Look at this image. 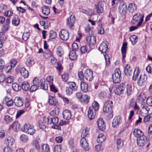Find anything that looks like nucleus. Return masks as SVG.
Instances as JSON below:
<instances>
[{"label": "nucleus", "mask_w": 152, "mask_h": 152, "mask_svg": "<svg viewBox=\"0 0 152 152\" xmlns=\"http://www.w3.org/2000/svg\"><path fill=\"white\" fill-rule=\"evenodd\" d=\"M143 17L140 13H138L134 15L133 17L131 20V23L133 25L137 23V26H140L143 21Z\"/></svg>", "instance_id": "f257e3e1"}, {"label": "nucleus", "mask_w": 152, "mask_h": 152, "mask_svg": "<svg viewBox=\"0 0 152 152\" xmlns=\"http://www.w3.org/2000/svg\"><path fill=\"white\" fill-rule=\"evenodd\" d=\"M127 5L124 1L121 2L118 7V11L121 15H124L126 12Z\"/></svg>", "instance_id": "423d86ee"}, {"label": "nucleus", "mask_w": 152, "mask_h": 152, "mask_svg": "<svg viewBox=\"0 0 152 152\" xmlns=\"http://www.w3.org/2000/svg\"><path fill=\"white\" fill-rule=\"evenodd\" d=\"M97 123L98 128L100 130L103 131L105 129V125L104 122L102 118L98 119Z\"/></svg>", "instance_id": "a211bd4d"}, {"label": "nucleus", "mask_w": 152, "mask_h": 152, "mask_svg": "<svg viewBox=\"0 0 152 152\" xmlns=\"http://www.w3.org/2000/svg\"><path fill=\"white\" fill-rule=\"evenodd\" d=\"M42 152H50V147L48 144H43L42 145Z\"/></svg>", "instance_id": "ea45409f"}, {"label": "nucleus", "mask_w": 152, "mask_h": 152, "mask_svg": "<svg viewBox=\"0 0 152 152\" xmlns=\"http://www.w3.org/2000/svg\"><path fill=\"white\" fill-rule=\"evenodd\" d=\"M10 146H8L5 148L3 150V152H12L13 149L10 148Z\"/></svg>", "instance_id": "69168bd1"}, {"label": "nucleus", "mask_w": 152, "mask_h": 152, "mask_svg": "<svg viewBox=\"0 0 152 152\" xmlns=\"http://www.w3.org/2000/svg\"><path fill=\"white\" fill-rule=\"evenodd\" d=\"M47 117L48 118L49 124H52L53 125H55L58 122V119L57 117H54L53 118H50L49 116H47Z\"/></svg>", "instance_id": "cd10ccee"}, {"label": "nucleus", "mask_w": 152, "mask_h": 152, "mask_svg": "<svg viewBox=\"0 0 152 152\" xmlns=\"http://www.w3.org/2000/svg\"><path fill=\"white\" fill-rule=\"evenodd\" d=\"M34 62L33 60L31 58H28L26 62V64L28 67H30L34 64Z\"/></svg>", "instance_id": "603ef678"}, {"label": "nucleus", "mask_w": 152, "mask_h": 152, "mask_svg": "<svg viewBox=\"0 0 152 152\" xmlns=\"http://www.w3.org/2000/svg\"><path fill=\"white\" fill-rule=\"evenodd\" d=\"M14 102L15 104H23V100L22 98L17 96L15 97Z\"/></svg>", "instance_id": "2f4dec72"}, {"label": "nucleus", "mask_w": 152, "mask_h": 152, "mask_svg": "<svg viewBox=\"0 0 152 152\" xmlns=\"http://www.w3.org/2000/svg\"><path fill=\"white\" fill-rule=\"evenodd\" d=\"M9 28V25L4 24L3 25L1 30L3 32H5L8 31Z\"/></svg>", "instance_id": "13d9d810"}, {"label": "nucleus", "mask_w": 152, "mask_h": 152, "mask_svg": "<svg viewBox=\"0 0 152 152\" xmlns=\"http://www.w3.org/2000/svg\"><path fill=\"white\" fill-rule=\"evenodd\" d=\"M104 2L99 1L98 4L95 5V8L96 10V12L99 14L102 13L103 12Z\"/></svg>", "instance_id": "6e6552de"}, {"label": "nucleus", "mask_w": 152, "mask_h": 152, "mask_svg": "<svg viewBox=\"0 0 152 152\" xmlns=\"http://www.w3.org/2000/svg\"><path fill=\"white\" fill-rule=\"evenodd\" d=\"M73 90L72 88H71L69 87H66V92L67 95H70L73 92Z\"/></svg>", "instance_id": "4d7b16f0"}, {"label": "nucleus", "mask_w": 152, "mask_h": 152, "mask_svg": "<svg viewBox=\"0 0 152 152\" xmlns=\"http://www.w3.org/2000/svg\"><path fill=\"white\" fill-rule=\"evenodd\" d=\"M32 126V125L29 124H26L21 128V130L22 131L26 133L27 131L29 130L30 128L31 127V126Z\"/></svg>", "instance_id": "79ce46f5"}, {"label": "nucleus", "mask_w": 152, "mask_h": 152, "mask_svg": "<svg viewBox=\"0 0 152 152\" xmlns=\"http://www.w3.org/2000/svg\"><path fill=\"white\" fill-rule=\"evenodd\" d=\"M146 137L145 136H142L140 138H137V143L139 146H142L144 145L145 140H146Z\"/></svg>", "instance_id": "412c9836"}, {"label": "nucleus", "mask_w": 152, "mask_h": 152, "mask_svg": "<svg viewBox=\"0 0 152 152\" xmlns=\"http://www.w3.org/2000/svg\"><path fill=\"white\" fill-rule=\"evenodd\" d=\"M29 36L30 33L29 32H25L23 35L22 38L24 40L26 41L28 40Z\"/></svg>", "instance_id": "5fc2aeb1"}, {"label": "nucleus", "mask_w": 152, "mask_h": 152, "mask_svg": "<svg viewBox=\"0 0 152 152\" xmlns=\"http://www.w3.org/2000/svg\"><path fill=\"white\" fill-rule=\"evenodd\" d=\"M42 12L45 15H48L50 13V11L49 7L47 6H44L42 8Z\"/></svg>", "instance_id": "4c0bfd02"}, {"label": "nucleus", "mask_w": 152, "mask_h": 152, "mask_svg": "<svg viewBox=\"0 0 152 152\" xmlns=\"http://www.w3.org/2000/svg\"><path fill=\"white\" fill-rule=\"evenodd\" d=\"M81 89L84 92H86L88 91V85L84 82H83L80 83Z\"/></svg>", "instance_id": "7c9ffc66"}, {"label": "nucleus", "mask_w": 152, "mask_h": 152, "mask_svg": "<svg viewBox=\"0 0 152 152\" xmlns=\"http://www.w3.org/2000/svg\"><path fill=\"white\" fill-rule=\"evenodd\" d=\"M117 148L118 150H119L123 146V143L121 138H118L117 140Z\"/></svg>", "instance_id": "49530a36"}, {"label": "nucleus", "mask_w": 152, "mask_h": 152, "mask_svg": "<svg viewBox=\"0 0 152 152\" xmlns=\"http://www.w3.org/2000/svg\"><path fill=\"white\" fill-rule=\"evenodd\" d=\"M30 87V85L27 82H24L22 83V89L25 91H27Z\"/></svg>", "instance_id": "58836bf2"}, {"label": "nucleus", "mask_w": 152, "mask_h": 152, "mask_svg": "<svg viewBox=\"0 0 152 152\" xmlns=\"http://www.w3.org/2000/svg\"><path fill=\"white\" fill-rule=\"evenodd\" d=\"M69 87L74 91L76 90L77 87L76 86V83L74 82H70L68 83Z\"/></svg>", "instance_id": "8fccbe9b"}, {"label": "nucleus", "mask_w": 152, "mask_h": 152, "mask_svg": "<svg viewBox=\"0 0 152 152\" xmlns=\"http://www.w3.org/2000/svg\"><path fill=\"white\" fill-rule=\"evenodd\" d=\"M69 59L72 61L75 60L76 59L77 56L76 55L75 51L71 50L69 54Z\"/></svg>", "instance_id": "72a5a7b5"}, {"label": "nucleus", "mask_w": 152, "mask_h": 152, "mask_svg": "<svg viewBox=\"0 0 152 152\" xmlns=\"http://www.w3.org/2000/svg\"><path fill=\"white\" fill-rule=\"evenodd\" d=\"M61 78L63 81L66 82L68 80V75L67 74H63L61 75Z\"/></svg>", "instance_id": "e2e57ef3"}, {"label": "nucleus", "mask_w": 152, "mask_h": 152, "mask_svg": "<svg viewBox=\"0 0 152 152\" xmlns=\"http://www.w3.org/2000/svg\"><path fill=\"white\" fill-rule=\"evenodd\" d=\"M41 88L44 90H47L48 89V85L44 79H41L39 82Z\"/></svg>", "instance_id": "5701e85b"}, {"label": "nucleus", "mask_w": 152, "mask_h": 152, "mask_svg": "<svg viewBox=\"0 0 152 152\" xmlns=\"http://www.w3.org/2000/svg\"><path fill=\"white\" fill-rule=\"evenodd\" d=\"M48 102L50 104H56L57 103V101L53 96H50L49 97Z\"/></svg>", "instance_id": "37998d69"}, {"label": "nucleus", "mask_w": 152, "mask_h": 152, "mask_svg": "<svg viewBox=\"0 0 152 152\" xmlns=\"http://www.w3.org/2000/svg\"><path fill=\"white\" fill-rule=\"evenodd\" d=\"M124 72L125 75L127 76L132 75L133 72L130 65L127 64L124 69Z\"/></svg>", "instance_id": "aec40b11"}, {"label": "nucleus", "mask_w": 152, "mask_h": 152, "mask_svg": "<svg viewBox=\"0 0 152 152\" xmlns=\"http://www.w3.org/2000/svg\"><path fill=\"white\" fill-rule=\"evenodd\" d=\"M147 80V77L145 75H140L137 78V83L139 86H142Z\"/></svg>", "instance_id": "0eeeda50"}, {"label": "nucleus", "mask_w": 152, "mask_h": 152, "mask_svg": "<svg viewBox=\"0 0 152 152\" xmlns=\"http://www.w3.org/2000/svg\"><path fill=\"white\" fill-rule=\"evenodd\" d=\"M59 35L60 38L64 41H66L69 38V33L65 29H62L59 32Z\"/></svg>", "instance_id": "39448f33"}, {"label": "nucleus", "mask_w": 152, "mask_h": 152, "mask_svg": "<svg viewBox=\"0 0 152 152\" xmlns=\"http://www.w3.org/2000/svg\"><path fill=\"white\" fill-rule=\"evenodd\" d=\"M134 136L137 138H140L142 136H144L142 131L138 129H135L133 131Z\"/></svg>", "instance_id": "b1692460"}, {"label": "nucleus", "mask_w": 152, "mask_h": 152, "mask_svg": "<svg viewBox=\"0 0 152 152\" xmlns=\"http://www.w3.org/2000/svg\"><path fill=\"white\" fill-rule=\"evenodd\" d=\"M82 12L86 14L87 15L89 16H91L94 13V12L91 10L88 9V10H83Z\"/></svg>", "instance_id": "3c124183"}, {"label": "nucleus", "mask_w": 152, "mask_h": 152, "mask_svg": "<svg viewBox=\"0 0 152 152\" xmlns=\"http://www.w3.org/2000/svg\"><path fill=\"white\" fill-rule=\"evenodd\" d=\"M139 68L138 67H136L134 71L133 72V75L132 77V80L134 81H135L139 75Z\"/></svg>", "instance_id": "bb28decb"}, {"label": "nucleus", "mask_w": 152, "mask_h": 152, "mask_svg": "<svg viewBox=\"0 0 152 152\" xmlns=\"http://www.w3.org/2000/svg\"><path fill=\"white\" fill-rule=\"evenodd\" d=\"M89 46L86 45L82 46L80 49V52L82 53H84L89 51L88 49Z\"/></svg>", "instance_id": "09e8293b"}, {"label": "nucleus", "mask_w": 152, "mask_h": 152, "mask_svg": "<svg viewBox=\"0 0 152 152\" xmlns=\"http://www.w3.org/2000/svg\"><path fill=\"white\" fill-rule=\"evenodd\" d=\"M35 132V130L34 129V126H31V127L30 128L29 130L27 131L26 133L31 135H32Z\"/></svg>", "instance_id": "864d4df0"}, {"label": "nucleus", "mask_w": 152, "mask_h": 152, "mask_svg": "<svg viewBox=\"0 0 152 152\" xmlns=\"http://www.w3.org/2000/svg\"><path fill=\"white\" fill-rule=\"evenodd\" d=\"M20 127V124L17 122H14L11 125V127L15 131L19 130Z\"/></svg>", "instance_id": "e433bc0d"}, {"label": "nucleus", "mask_w": 152, "mask_h": 152, "mask_svg": "<svg viewBox=\"0 0 152 152\" xmlns=\"http://www.w3.org/2000/svg\"><path fill=\"white\" fill-rule=\"evenodd\" d=\"M127 43L124 42L121 48V52L122 54V61L123 63L125 62V58L126 53Z\"/></svg>", "instance_id": "9d476101"}, {"label": "nucleus", "mask_w": 152, "mask_h": 152, "mask_svg": "<svg viewBox=\"0 0 152 152\" xmlns=\"http://www.w3.org/2000/svg\"><path fill=\"white\" fill-rule=\"evenodd\" d=\"M146 98V95L144 93H141L138 97L137 102L138 103L141 104H145Z\"/></svg>", "instance_id": "9b49d317"}, {"label": "nucleus", "mask_w": 152, "mask_h": 152, "mask_svg": "<svg viewBox=\"0 0 152 152\" xmlns=\"http://www.w3.org/2000/svg\"><path fill=\"white\" fill-rule=\"evenodd\" d=\"M13 77L12 76L9 77L5 80L7 83H12L13 82Z\"/></svg>", "instance_id": "338daca9"}, {"label": "nucleus", "mask_w": 152, "mask_h": 152, "mask_svg": "<svg viewBox=\"0 0 152 152\" xmlns=\"http://www.w3.org/2000/svg\"><path fill=\"white\" fill-rule=\"evenodd\" d=\"M20 23V19L17 16L14 17L12 20V24L15 26H18Z\"/></svg>", "instance_id": "c756f323"}, {"label": "nucleus", "mask_w": 152, "mask_h": 152, "mask_svg": "<svg viewBox=\"0 0 152 152\" xmlns=\"http://www.w3.org/2000/svg\"><path fill=\"white\" fill-rule=\"evenodd\" d=\"M33 85L39 87V83L37 77L34 78L33 80Z\"/></svg>", "instance_id": "052dcab7"}, {"label": "nucleus", "mask_w": 152, "mask_h": 152, "mask_svg": "<svg viewBox=\"0 0 152 152\" xmlns=\"http://www.w3.org/2000/svg\"><path fill=\"white\" fill-rule=\"evenodd\" d=\"M121 78L120 69L119 68H117L115 69L112 75L113 81L115 83H118L121 81Z\"/></svg>", "instance_id": "f03ea898"}, {"label": "nucleus", "mask_w": 152, "mask_h": 152, "mask_svg": "<svg viewBox=\"0 0 152 152\" xmlns=\"http://www.w3.org/2000/svg\"><path fill=\"white\" fill-rule=\"evenodd\" d=\"M68 143L69 147L72 149L74 148V144L73 140L72 139H69Z\"/></svg>", "instance_id": "774afa93"}, {"label": "nucleus", "mask_w": 152, "mask_h": 152, "mask_svg": "<svg viewBox=\"0 0 152 152\" xmlns=\"http://www.w3.org/2000/svg\"><path fill=\"white\" fill-rule=\"evenodd\" d=\"M61 147L60 145L56 146L54 148V152H61Z\"/></svg>", "instance_id": "680f3d73"}, {"label": "nucleus", "mask_w": 152, "mask_h": 152, "mask_svg": "<svg viewBox=\"0 0 152 152\" xmlns=\"http://www.w3.org/2000/svg\"><path fill=\"white\" fill-rule=\"evenodd\" d=\"M62 115L64 118L66 120L70 119L71 117V114L70 110H65L63 112Z\"/></svg>", "instance_id": "6ab92c4d"}, {"label": "nucleus", "mask_w": 152, "mask_h": 152, "mask_svg": "<svg viewBox=\"0 0 152 152\" xmlns=\"http://www.w3.org/2000/svg\"><path fill=\"white\" fill-rule=\"evenodd\" d=\"M89 96L87 95H84L83 96L81 101L85 103L88 104L89 102Z\"/></svg>", "instance_id": "a18cd8bd"}, {"label": "nucleus", "mask_w": 152, "mask_h": 152, "mask_svg": "<svg viewBox=\"0 0 152 152\" xmlns=\"http://www.w3.org/2000/svg\"><path fill=\"white\" fill-rule=\"evenodd\" d=\"M137 9V6L134 3H131L128 5L127 10L129 12L132 13L136 11Z\"/></svg>", "instance_id": "4be33fe9"}, {"label": "nucleus", "mask_w": 152, "mask_h": 152, "mask_svg": "<svg viewBox=\"0 0 152 152\" xmlns=\"http://www.w3.org/2000/svg\"><path fill=\"white\" fill-rule=\"evenodd\" d=\"M4 143L7 146L15 145V140L14 138L11 137L6 138L4 140Z\"/></svg>", "instance_id": "ddd939ff"}, {"label": "nucleus", "mask_w": 152, "mask_h": 152, "mask_svg": "<svg viewBox=\"0 0 152 152\" xmlns=\"http://www.w3.org/2000/svg\"><path fill=\"white\" fill-rule=\"evenodd\" d=\"M125 88V85L121 84L115 88L114 92L116 94L119 95L123 93Z\"/></svg>", "instance_id": "7ed1b4c3"}, {"label": "nucleus", "mask_w": 152, "mask_h": 152, "mask_svg": "<svg viewBox=\"0 0 152 152\" xmlns=\"http://www.w3.org/2000/svg\"><path fill=\"white\" fill-rule=\"evenodd\" d=\"M86 40L89 46L92 45L96 43V38L94 36H88L86 37Z\"/></svg>", "instance_id": "f8f14e48"}, {"label": "nucleus", "mask_w": 152, "mask_h": 152, "mask_svg": "<svg viewBox=\"0 0 152 152\" xmlns=\"http://www.w3.org/2000/svg\"><path fill=\"white\" fill-rule=\"evenodd\" d=\"M47 116L44 117L42 120L39 122V125L40 128L43 130L46 127L47 125L49 124Z\"/></svg>", "instance_id": "20e7f679"}, {"label": "nucleus", "mask_w": 152, "mask_h": 152, "mask_svg": "<svg viewBox=\"0 0 152 152\" xmlns=\"http://www.w3.org/2000/svg\"><path fill=\"white\" fill-rule=\"evenodd\" d=\"M112 106L111 105H104L103 107V111L104 112L108 113L112 110Z\"/></svg>", "instance_id": "f704fd0d"}, {"label": "nucleus", "mask_w": 152, "mask_h": 152, "mask_svg": "<svg viewBox=\"0 0 152 152\" xmlns=\"http://www.w3.org/2000/svg\"><path fill=\"white\" fill-rule=\"evenodd\" d=\"M49 37L50 39H53L55 38L56 37V32L53 31H50Z\"/></svg>", "instance_id": "bf43d9fd"}, {"label": "nucleus", "mask_w": 152, "mask_h": 152, "mask_svg": "<svg viewBox=\"0 0 152 152\" xmlns=\"http://www.w3.org/2000/svg\"><path fill=\"white\" fill-rule=\"evenodd\" d=\"M90 130V128L86 127L85 129H83L81 134V138H85L88 134V132Z\"/></svg>", "instance_id": "c85d7f7f"}, {"label": "nucleus", "mask_w": 152, "mask_h": 152, "mask_svg": "<svg viewBox=\"0 0 152 152\" xmlns=\"http://www.w3.org/2000/svg\"><path fill=\"white\" fill-rule=\"evenodd\" d=\"M96 113L93 112V110H91V108H89L88 111V116L90 120L93 119L95 118Z\"/></svg>", "instance_id": "393cba45"}, {"label": "nucleus", "mask_w": 152, "mask_h": 152, "mask_svg": "<svg viewBox=\"0 0 152 152\" xmlns=\"http://www.w3.org/2000/svg\"><path fill=\"white\" fill-rule=\"evenodd\" d=\"M84 75L86 79L89 81H91L93 79V72L89 69H87L85 71Z\"/></svg>", "instance_id": "1a4fd4ad"}, {"label": "nucleus", "mask_w": 152, "mask_h": 152, "mask_svg": "<svg viewBox=\"0 0 152 152\" xmlns=\"http://www.w3.org/2000/svg\"><path fill=\"white\" fill-rule=\"evenodd\" d=\"M134 88L131 86L129 85H127L126 87V94L128 95H131L133 92Z\"/></svg>", "instance_id": "473e14b6"}, {"label": "nucleus", "mask_w": 152, "mask_h": 152, "mask_svg": "<svg viewBox=\"0 0 152 152\" xmlns=\"http://www.w3.org/2000/svg\"><path fill=\"white\" fill-rule=\"evenodd\" d=\"M129 39L132 44L134 45L137 42L138 37L135 35H132L129 37Z\"/></svg>", "instance_id": "c9c22d12"}, {"label": "nucleus", "mask_w": 152, "mask_h": 152, "mask_svg": "<svg viewBox=\"0 0 152 152\" xmlns=\"http://www.w3.org/2000/svg\"><path fill=\"white\" fill-rule=\"evenodd\" d=\"M104 57L105 58L106 65L107 66H108L110 64L109 57L108 55L107 54H105Z\"/></svg>", "instance_id": "6e6d98bb"}, {"label": "nucleus", "mask_w": 152, "mask_h": 152, "mask_svg": "<svg viewBox=\"0 0 152 152\" xmlns=\"http://www.w3.org/2000/svg\"><path fill=\"white\" fill-rule=\"evenodd\" d=\"M59 113V109L57 107H55L50 112V115L52 116L58 115Z\"/></svg>", "instance_id": "c03bdc74"}, {"label": "nucleus", "mask_w": 152, "mask_h": 152, "mask_svg": "<svg viewBox=\"0 0 152 152\" xmlns=\"http://www.w3.org/2000/svg\"><path fill=\"white\" fill-rule=\"evenodd\" d=\"M75 20V18L74 15H72L70 16L67 19V25L69 26L70 28H71L72 27L74 26Z\"/></svg>", "instance_id": "4468645a"}, {"label": "nucleus", "mask_w": 152, "mask_h": 152, "mask_svg": "<svg viewBox=\"0 0 152 152\" xmlns=\"http://www.w3.org/2000/svg\"><path fill=\"white\" fill-rule=\"evenodd\" d=\"M20 71L21 75L24 78H26L28 77V71L24 67L21 68L20 69Z\"/></svg>", "instance_id": "a878e982"}, {"label": "nucleus", "mask_w": 152, "mask_h": 152, "mask_svg": "<svg viewBox=\"0 0 152 152\" xmlns=\"http://www.w3.org/2000/svg\"><path fill=\"white\" fill-rule=\"evenodd\" d=\"M28 136L25 134L21 135L20 137V140L22 141H26L28 140Z\"/></svg>", "instance_id": "0e129e2a"}, {"label": "nucleus", "mask_w": 152, "mask_h": 152, "mask_svg": "<svg viewBox=\"0 0 152 152\" xmlns=\"http://www.w3.org/2000/svg\"><path fill=\"white\" fill-rule=\"evenodd\" d=\"M80 144L82 147L86 151L89 149L88 144L85 138H81L80 140Z\"/></svg>", "instance_id": "dca6fc26"}, {"label": "nucleus", "mask_w": 152, "mask_h": 152, "mask_svg": "<svg viewBox=\"0 0 152 152\" xmlns=\"http://www.w3.org/2000/svg\"><path fill=\"white\" fill-rule=\"evenodd\" d=\"M121 118L120 116L115 117L113 120L112 126L114 127H116L121 123Z\"/></svg>", "instance_id": "f3484780"}, {"label": "nucleus", "mask_w": 152, "mask_h": 152, "mask_svg": "<svg viewBox=\"0 0 152 152\" xmlns=\"http://www.w3.org/2000/svg\"><path fill=\"white\" fill-rule=\"evenodd\" d=\"M12 88L14 91H19L21 89V87L18 84L16 83L12 84Z\"/></svg>", "instance_id": "de8ad7c7"}, {"label": "nucleus", "mask_w": 152, "mask_h": 152, "mask_svg": "<svg viewBox=\"0 0 152 152\" xmlns=\"http://www.w3.org/2000/svg\"><path fill=\"white\" fill-rule=\"evenodd\" d=\"M56 53L59 56H61L64 54V51L62 47L58 46L56 48Z\"/></svg>", "instance_id": "a19ab883"}, {"label": "nucleus", "mask_w": 152, "mask_h": 152, "mask_svg": "<svg viewBox=\"0 0 152 152\" xmlns=\"http://www.w3.org/2000/svg\"><path fill=\"white\" fill-rule=\"evenodd\" d=\"M99 49L100 51L102 53H105L108 49V47L106 44V42H103L100 45Z\"/></svg>", "instance_id": "2eb2a0df"}]
</instances>
